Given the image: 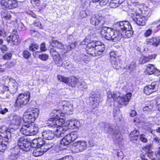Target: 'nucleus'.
I'll return each mask as SVG.
<instances>
[{"label": "nucleus", "instance_id": "29", "mask_svg": "<svg viewBox=\"0 0 160 160\" xmlns=\"http://www.w3.org/2000/svg\"><path fill=\"white\" fill-rule=\"evenodd\" d=\"M57 78L58 81L62 82L67 85L68 82L69 78L64 77L61 75H57Z\"/></svg>", "mask_w": 160, "mask_h": 160}, {"label": "nucleus", "instance_id": "61", "mask_svg": "<svg viewBox=\"0 0 160 160\" xmlns=\"http://www.w3.org/2000/svg\"><path fill=\"white\" fill-rule=\"evenodd\" d=\"M152 31L151 29H149L146 31L144 34V35L146 37L149 36L152 33Z\"/></svg>", "mask_w": 160, "mask_h": 160}, {"label": "nucleus", "instance_id": "32", "mask_svg": "<svg viewBox=\"0 0 160 160\" xmlns=\"http://www.w3.org/2000/svg\"><path fill=\"white\" fill-rule=\"evenodd\" d=\"M68 102L64 101H62L59 102V104H60V106H62L63 108V110L65 111H69L70 109L68 105Z\"/></svg>", "mask_w": 160, "mask_h": 160}, {"label": "nucleus", "instance_id": "30", "mask_svg": "<svg viewBox=\"0 0 160 160\" xmlns=\"http://www.w3.org/2000/svg\"><path fill=\"white\" fill-rule=\"evenodd\" d=\"M101 124H103L104 126V132L106 133L107 132H112L113 130V127L112 125L109 123H102Z\"/></svg>", "mask_w": 160, "mask_h": 160}, {"label": "nucleus", "instance_id": "36", "mask_svg": "<svg viewBox=\"0 0 160 160\" xmlns=\"http://www.w3.org/2000/svg\"><path fill=\"white\" fill-rule=\"evenodd\" d=\"M1 17L2 18L8 20L11 18V15L7 11L4 10L2 12Z\"/></svg>", "mask_w": 160, "mask_h": 160}, {"label": "nucleus", "instance_id": "16", "mask_svg": "<svg viewBox=\"0 0 160 160\" xmlns=\"http://www.w3.org/2000/svg\"><path fill=\"white\" fill-rule=\"evenodd\" d=\"M122 32L117 28H116L115 30L114 31L113 28V30L110 32V34H111L110 36V39L113 40L116 39V40H120L122 37Z\"/></svg>", "mask_w": 160, "mask_h": 160}, {"label": "nucleus", "instance_id": "64", "mask_svg": "<svg viewBox=\"0 0 160 160\" xmlns=\"http://www.w3.org/2000/svg\"><path fill=\"white\" fill-rule=\"evenodd\" d=\"M40 0H31V2L32 4H35L38 5Z\"/></svg>", "mask_w": 160, "mask_h": 160}, {"label": "nucleus", "instance_id": "24", "mask_svg": "<svg viewBox=\"0 0 160 160\" xmlns=\"http://www.w3.org/2000/svg\"><path fill=\"white\" fill-rule=\"evenodd\" d=\"M23 124L20 129L21 133L26 136H29L28 123Z\"/></svg>", "mask_w": 160, "mask_h": 160}, {"label": "nucleus", "instance_id": "2", "mask_svg": "<svg viewBox=\"0 0 160 160\" xmlns=\"http://www.w3.org/2000/svg\"><path fill=\"white\" fill-rule=\"evenodd\" d=\"M105 18L102 17L95 15L93 16L90 19V22L94 25L97 29H101V34L102 37L104 38L106 40H110L111 34V31L113 28L108 27H103V25L106 23Z\"/></svg>", "mask_w": 160, "mask_h": 160}, {"label": "nucleus", "instance_id": "42", "mask_svg": "<svg viewBox=\"0 0 160 160\" xmlns=\"http://www.w3.org/2000/svg\"><path fill=\"white\" fill-rule=\"evenodd\" d=\"M10 88L9 89V91L10 93L12 94H15L18 89V87L16 86V85L14 86H9Z\"/></svg>", "mask_w": 160, "mask_h": 160}, {"label": "nucleus", "instance_id": "8", "mask_svg": "<svg viewBox=\"0 0 160 160\" xmlns=\"http://www.w3.org/2000/svg\"><path fill=\"white\" fill-rule=\"evenodd\" d=\"M78 138L76 132H73L66 135L61 140L60 144L63 146H67L74 141Z\"/></svg>", "mask_w": 160, "mask_h": 160}, {"label": "nucleus", "instance_id": "28", "mask_svg": "<svg viewBox=\"0 0 160 160\" xmlns=\"http://www.w3.org/2000/svg\"><path fill=\"white\" fill-rule=\"evenodd\" d=\"M19 38V36L16 29L13 30L12 34L7 38V40H17Z\"/></svg>", "mask_w": 160, "mask_h": 160}, {"label": "nucleus", "instance_id": "48", "mask_svg": "<svg viewBox=\"0 0 160 160\" xmlns=\"http://www.w3.org/2000/svg\"><path fill=\"white\" fill-rule=\"evenodd\" d=\"M87 88V85L86 82L82 80L81 81V89L82 91H86Z\"/></svg>", "mask_w": 160, "mask_h": 160}, {"label": "nucleus", "instance_id": "57", "mask_svg": "<svg viewBox=\"0 0 160 160\" xmlns=\"http://www.w3.org/2000/svg\"><path fill=\"white\" fill-rule=\"evenodd\" d=\"M139 134V131L138 130L135 129L131 132L130 134V136H134V135H138Z\"/></svg>", "mask_w": 160, "mask_h": 160}, {"label": "nucleus", "instance_id": "14", "mask_svg": "<svg viewBox=\"0 0 160 160\" xmlns=\"http://www.w3.org/2000/svg\"><path fill=\"white\" fill-rule=\"evenodd\" d=\"M158 86L156 82H152L150 85H149L144 87V92L147 95H150L152 92L156 91L158 88Z\"/></svg>", "mask_w": 160, "mask_h": 160}, {"label": "nucleus", "instance_id": "7", "mask_svg": "<svg viewBox=\"0 0 160 160\" xmlns=\"http://www.w3.org/2000/svg\"><path fill=\"white\" fill-rule=\"evenodd\" d=\"M32 140L27 138L25 136L20 137L18 139V145L20 149L23 151L27 152L30 149L32 146Z\"/></svg>", "mask_w": 160, "mask_h": 160}, {"label": "nucleus", "instance_id": "44", "mask_svg": "<svg viewBox=\"0 0 160 160\" xmlns=\"http://www.w3.org/2000/svg\"><path fill=\"white\" fill-rule=\"evenodd\" d=\"M48 55L47 54H42L38 56L39 59L42 61H46L48 59Z\"/></svg>", "mask_w": 160, "mask_h": 160}, {"label": "nucleus", "instance_id": "13", "mask_svg": "<svg viewBox=\"0 0 160 160\" xmlns=\"http://www.w3.org/2000/svg\"><path fill=\"white\" fill-rule=\"evenodd\" d=\"M1 4L3 9H13L18 6V3L15 0H1Z\"/></svg>", "mask_w": 160, "mask_h": 160}, {"label": "nucleus", "instance_id": "38", "mask_svg": "<svg viewBox=\"0 0 160 160\" xmlns=\"http://www.w3.org/2000/svg\"><path fill=\"white\" fill-rule=\"evenodd\" d=\"M23 57L26 59L30 58L31 56V54L30 52L27 50H25L23 51L22 54Z\"/></svg>", "mask_w": 160, "mask_h": 160}, {"label": "nucleus", "instance_id": "63", "mask_svg": "<svg viewBox=\"0 0 160 160\" xmlns=\"http://www.w3.org/2000/svg\"><path fill=\"white\" fill-rule=\"evenodd\" d=\"M6 36V32L3 29H0V36L4 37Z\"/></svg>", "mask_w": 160, "mask_h": 160}, {"label": "nucleus", "instance_id": "49", "mask_svg": "<svg viewBox=\"0 0 160 160\" xmlns=\"http://www.w3.org/2000/svg\"><path fill=\"white\" fill-rule=\"evenodd\" d=\"M114 138L117 141V142L118 143L121 142L122 140V137L120 134H117Z\"/></svg>", "mask_w": 160, "mask_h": 160}, {"label": "nucleus", "instance_id": "60", "mask_svg": "<svg viewBox=\"0 0 160 160\" xmlns=\"http://www.w3.org/2000/svg\"><path fill=\"white\" fill-rule=\"evenodd\" d=\"M60 159L61 160H73L72 157L70 155L65 156Z\"/></svg>", "mask_w": 160, "mask_h": 160}, {"label": "nucleus", "instance_id": "35", "mask_svg": "<svg viewBox=\"0 0 160 160\" xmlns=\"http://www.w3.org/2000/svg\"><path fill=\"white\" fill-rule=\"evenodd\" d=\"M120 92L117 91L113 92L111 94V97L113 100L117 102L119 98H120Z\"/></svg>", "mask_w": 160, "mask_h": 160}, {"label": "nucleus", "instance_id": "9", "mask_svg": "<svg viewBox=\"0 0 160 160\" xmlns=\"http://www.w3.org/2000/svg\"><path fill=\"white\" fill-rule=\"evenodd\" d=\"M52 45L53 47L62 50L64 52V54L71 51L75 48L76 46L74 43H69L68 45L66 46V48H64V46L63 45L58 41H52Z\"/></svg>", "mask_w": 160, "mask_h": 160}, {"label": "nucleus", "instance_id": "56", "mask_svg": "<svg viewBox=\"0 0 160 160\" xmlns=\"http://www.w3.org/2000/svg\"><path fill=\"white\" fill-rule=\"evenodd\" d=\"M150 148L151 146L150 145H149L148 146H145V147L143 148L142 149L143 151H145L146 153L151 151Z\"/></svg>", "mask_w": 160, "mask_h": 160}, {"label": "nucleus", "instance_id": "31", "mask_svg": "<svg viewBox=\"0 0 160 160\" xmlns=\"http://www.w3.org/2000/svg\"><path fill=\"white\" fill-rule=\"evenodd\" d=\"M52 147V144L48 143H45V142L40 148L44 153L50 149Z\"/></svg>", "mask_w": 160, "mask_h": 160}, {"label": "nucleus", "instance_id": "21", "mask_svg": "<svg viewBox=\"0 0 160 160\" xmlns=\"http://www.w3.org/2000/svg\"><path fill=\"white\" fill-rule=\"evenodd\" d=\"M42 136L43 138L47 140H52L54 137V134L52 131L46 130L42 132Z\"/></svg>", "mask_w": 160, "mask_h": 160}, {"label": "nucleus", "instance_id": "25", "mask_svg": "<svg viewBox=\"0 0 160 160\" xmlns=\"http://www.w3.org/2000/svg\"><path fill=\"white\" fill-rule=\"evenodd\" d=\"M124 0H111L109 4L112 8H115L119 6Z\"/></svg>", "mask_w": 160, "mask_h": 160}, {"label": "nucleus", "instance_id": "22", "mask_svg": "<svg viewBox=\"0 0 160 160\" xmlns=\"http://www.w3.org/2000/svg\"><path fill=\"white\" fill-rule=\"evenodd\" d=\"M156 56V55L155 54H152L148 57L142 56L140 58L139 62L141 64H144L152 59H155Z\"/></svg>", "mask_w": 160, "mask_h": 160}, {"label": "nucleus", "instance_id": "53", "mask_svg": "<svg viewBox=\"0 0 160 160\" xmlns=\"http://www.w3.org/2000/svg\"><path fill=\"white\" fill-rule=\"evenodd\" d=\"M154 153L152 151H149V152H148V153H145V154H143L145 156V158H146V156H147L149 158H151V159H152V157H153V155H154Z\"/></svg>", "mask_w": 160, "mask_h": 160}, {"label": "nucleus", "instance_id": "4", "mask_svg": "<svg viewBox=\"0 0 160 160\" xmlns=\"http://www.w3.org/2000/svg\"><path fill=\"white\" fill-rule=\"evenodd\" d=\"M39 110L37 108H30L24 112L23 120L25 122H33L38 117Z\"/></svg>", "mask_w": 160, "mask_h": 160}, {"label": "nucleus", "instance_id": "20", "mask_svg": "<svg viewBox=\"0 0 160 160\" xmlns=\"http://www.w3.org/2000/svg\"><path fill=\"white\" fill-rule=\"evenodd\" d=\"M131 94V93H128L126 95H124L122 97L120 96L118 102L121 104L127 105L130 99Z\"/></svg>", "mask_w": 160, "mask_h": 160}, {"label": "nucleus", "instance_id": "27", "mask_svg": "<svg viewBox=\"0 0 160 160\" xmlns=\"http://www.w3.org/2000/svg\"><path fill=\"white\" fill-rule=\"evenodd\" d=\"M96 51V53L97 56H99L102 55L105 49L104 45H102L101 46L95 48Z\"/></svg>", "mask_w": 160, "mask_h": 160}, {"label": "nucleus", "instance_id": "41", "mask_svg": "<svg viewBox=\"0 0 160 160\" xmlns=\"http://www.w3.org/2000/svg\"><path fill=\"white\" fill-rule=\"evenodd\" d=\"M8 86H14L16 84V86L18 87V84L16 80L13 78L10 77L9 78Z\"/></svg>", "mask_w": 160, "mask_h": 160}, {"label": "nucleus", "instance_id": "62", "mask_svg": "<svg viewBox=\"0 0 160 160\" xmlns=\"http://www.w3.org/2000/svg\"><path fill=\"white\" fill-rule=\"evenodd\" d=\"M152 109V107L150 106H147L143 108V111H151Z\"/></svg>", "mask_w": 160, "mask_h": 160}, {"label": "nucleus", "instance_id": "37", "mask_svg": "<svg viewBox=\"0 0 160 160\" xmlns=\"http://www.w3.org/2000/svg\"><path fill=\"white\" fill-rule=\"evenodd\" d=\"M33 24L35 26L38 27L41 29L43 28V26L40 22V18H38L36 19L33 22Z\"/></svg>", "mask_w": 160, "mask_h": 160}, {"label": "nucleus", "instance_id": "45", "mask_svg": "<svg viewBox=\"0 0 160 160\" xmlns=\"http://www.w3.org/2000/svg\"><path fill=\"white\" fill-rule=\"evenodd\" d=\"M109 55L110 60L116 59V58L117 55L116 52L115 51H111L109 53Z\"/></svg>", "mask_w": 160, "mask_h": 160}, {"label": "nucleus", "instance_id": "17", "mask_svg": "<svg viewBox=\"0 0 160 160\" xmlns=\"http://www.w3.org/2000/svg\"><path fill=\"white\" fill-rule=\"evenodd\" d=\"M93 44V43H92L91 42L88 44L86 48V50L88 54L93 56H97L95 47Z\"/></svg>", "mask_w": 160, "mask_h": 160}, {"label": "nucleus", "instance_id": "46", "mask_svg": "<svg viewBox=\"0 0 160 160\" xmlns=\"http://www.w3.org/2000/svg\"><path fill=\"white\" fill-rule=\"evenodd\" d=\"M110 60L113 67L115 69L118 68V63L116 59Z\"/></svg>", "mask_w": 160, "mask_h": 160}, {"label": "nucleus", "instance_id": "10", "mask_svg": "<svg viewBox=\"0 0 160 160\" xmlns=\"http://www.w3.org/2000/svg\"><path fill=\"white\" fill-rule=\"evenodd\" d=\"M100 95L95 92H92L90 94L89 98L90 105L92 109L98 107L100 102Z\"/></svg>", "mask_w": 160, "mask_h": 160}, {"label": "nucleus", "instance_id": "34", "mask_svg": "<svg viewBox=\"0 0 160 160\" xmlns=\"http://www.w3.org/2000/svg\"><path fill=\"white\" fill-rule=\"evenodd\" d=\"M155 70L154 67L152 64L148 65L146 69V72L150 75L154 73Z\"/></svg>", "mask_w": 160, "mask_h": 160}, {"label": "nucleus", "instance_id": "40", "mask_svg": "<svg viewBox=\"0 0 160 160\" xmlns=\"http://www.w3.org/2000/svg\"><path fill=\"white\" fill-rule=\"evenodd\" d=\"M12 55L11 52L6 53L2 56V58L5 60H10L12 58Z\"/></svg>", "mask_w": 160, "mask_h": 160}, {"label": "nucleus", "instance_id": "39", "mask_svg": "<svg viewBox=\"0 0 160 160\" xmlns=\"http://www.w3.org/2000/svg\"><path fill=\"white\" fill-rule=\"evenodd\" d=\"M39 47L37 44L31 43L29 47V50L30 51L34 52L39 49Z\"/></svg>", "mask_w": 160, "mask_h": 160}, {"label": "nucleus", "instance_id": "5", "mask_svg": "<svg viewBox=\"0 0 160 160\" xmlns=\"http://www.w3.org/2000/svg\"><path fill=\"white\" fill-rule=\"evenodd\" d=\"M22 122V119L21 117L17 115L14 116L10 126L5 130V133L9 134L10 136L12 135V134H14Z\"/></svg>", "mask_w": 160, "mask_h": 160}, {"label": "nucleus", "instance_id": "18", "mask_svg": "<svg viewBox=\"0 0 160 160\" xmlns=\"http://www.w3.org/2000/svg\"><path fill=\"white\" fill-rule=\"evenodd\" d=\"M45 142L41 138H34L33 140H32V146L34 148H40Z\"/></svg>", "mask_w": 160, "mask_h": 160}, {"label": "nucleus", "instance_id": "54", "mask_svg": "<svg viewBox=\"0 0 160 160\" xmlns=\"http://www.w3.org/2000/svg\"><path fill=\"white\" fill-rule=\"evenodd\" d=\"M87 146V142L84 141L82 142L81 141V148L83 150Z\"/></svg>", "mask_w": 160, "mask_h": 160}, {"label": "nucleus", "instance_id": "15", "mask_svg": "<svg viewBox=\"0 0 160 160\" xmlns=\"http://www.w3.org/2000/svg\"><path fill=\"white\" fill-rule=\"evenodd\" d=\"M8 134L2 133L0 134V152H3L7 148V145L3 142H7L8 140Z\"/></svg>", "mask_w": 160, "mask_h": 160}, {"label": "nucleus", "instance_id": "52", "mask_svg": "<svg viewBox=\"0 0 160 160\" xmlns=\"http://www.w3.org/2000/svg\"><path fill=\"white\" fill-rule=\"evenodd\" d=\"M138 135H134V136H130V140L134 142L135 141L137 140L138 138Z\"/></svg>", "mask_w": 160, "mask_h": 160}, {"label": "nucleus", "instance_id": "55", "mask_svg": "<svg viewBox=\"0 0 160 160\" xmlns=\"http://www.w3.org/2000/svg\"><path fill=\"white\" fill-rule=\"evenodd\" d=\"M40 49L41 51L45 52L47 50V48L45 47V44L44 42H43L41 43L40 45Z\"/></svg>", "mask_w": 160, "mask_h": 160}, {"label": "nucleus", "instance_id": "51", "mask_svg": "<svg viewBox=\"0 0 160 160\" xmlns=\"http://www.w3.org/2000/svg\"><path fill=\"white\" fill-rule=\"evenodd\" d=\"M0 49L1 51L3 53L7 51L8 50V48L6 45H2L0 47Z\"/></svg>", "mask_w": 160, "mask_h": 160}, {"label": "nucleus", "instance_id": "3", "mask_svg": "<svg viewBox=\"0 0 160 160\" xmlns=\"http://www.w3.org/2000/svg\"><path fill=\"white\" fill-rule=\"evenodd\" d=\"M151 14L150 10L142 12L138 9L134 13L132 19L138 25L144 26L145 25L146 18L150 17Z\"/></svg>", "mask_w": 160, "mask_h": 160}, {"label": "nucleus", "instance_id": "19", "mask_svg": "<svg viewBox=\"0 0 160 160\" xmlns=\"http://www.w3.org/2000/svg\"><path fill=\"white\" fill-rule=\"evenodd\" d=\"M29 136L34 135L37 133L38 129V126L33 124L32 122H28Z\"/></svg>", "mask_w": 160, "mask_h": 160}, {"label": "nucleus", "instance_id": "58", "mask_svg": "<svg viewBox=\"0 0 160 160\" xmlns=\"http://www.w3.org/2000/svg\"><path fill=\"white\" fill-rule=\"evenodd\" d=\"M140 139L142 142H146L147 141V138H146L145 136L143 134L140 135Z\"/></svg>", "mask_w": 160, "mask_h": 160}, {"label": "nucleus", "instance_id": "1", "mask_svg": "<svg viewBox=\"0 0 160 160\" xmlns=\"http://www.w3.org/2000/svg\"><path fill=\"white\" fill-rule=\"evenodd\" d=\"M65 114L60 109H54L50 113V118L47 122L48 126L50 128H57L54 132L56 136H62L61 131L59 128L62 127L65 123V119L60 117H63Z\"/></svg>", "mask_w": 160, "mask_h": 160}, {"label": "nucleus", "instance_id": "6", "mask_svg": "<svg viewBox=\"0 0 160 160\" xmlns=\"http://www.w3.org/2000/svg\"><path fill=\"white\" fill-rule=\"evenodd\" d=\"M30 93L28 91H25L19 93L17 97L15 102L16 107H20L27 104L30 100Z\"/></svg>", "mask_w": 160, "mask_h": 160}, {"label": "nucleus", "instance_id": "11", "mask_svg": "<svg viewBox=\"0 0 160 160\" xmlns=\"http://www.w3.org/2000/svg\"><path fill=\"white\" fill-rule=\"evenodd\" d=\"M114 27L118 29L122 32L126 30H132V28L130 22L128 21L118 22L114 24Z\"/></svg>", "mask_w": 160, "mask_h": 160}, {"label": "nucleus", "instance_id": "50", "mask_svg": "<svg viewBox=\"0 0 160 160\" xmlns=\"http://www.w3.org/2000/svg\"><path fill=\"white\" fill-rule=\"evenodd\" d=\"M95 41V42H94L93 41H92L91 42L93 43L95 48L101 46L102 45H104L103 43H102L99 41Z\"/></svg>", "mask_w": 160, "mask_h": 160}, {"label": "nucleus", "instance_id": "26", "mask_svg": "<svg viewBox=\"0 0 160 160\" xmlns=\"http://www.w3.org/2000/svg\"><path fill=\"white\" fill-rule=\"evenodd\" d=\"M136 67V65L134 62H132L130 64L127 65L123 69L125 72H131V71L135 69Z\"/></svg>", "mask_w": 160, "mask_h": 160}, {"label": "nucleus", "instance_id": "12", "mask_svg": "<svg viewBox=\"0 0 160 160\" xmlns=\"http://www.w3.org/2000/svg\"><path fill=\"white\" fill-rule=\"evenodd\" d=\"M50 53L55 64L58 66H61L62 64V60L60 56L61 54H59L53 48L50 49Z\"/></svg>", "mask_w": 160, "mask_h": 160}, {"label": "nucleus", "instance_id": "33", "mask_svg": "<svg viewBox=\"0 0 160 160\" xmlns=\"http://www.w3.org/2000/svg\"><path fill=\"white\" fill-rule=\"evenodd\" d=\"M44 154L41 148L35 149L33 151L32 155L35 157H37L41 156Z\"/></svg>", "mask_w": 160, "mask_h": 160}, {"label": "nucleus", "instance_id": "23", "mask_svg": "<svg viewBox=\"0 0 160 160\" xmlns=\"http://www.w3.org/2000/svg\"><path fill=\"white\" fill-rule=\"evenodd\" d=\"M78 81V78L74 76H72L69 77L68 82V85L72 87H75Z\"/></svg>", "mask_w": 160, "mask_h": 160}, {"label": "nucleus", "instance_id": "47", "mask_svg": "<svg viewBox=\"0 0 160 160\" xmlns=\"http://www.w3.org/2000/svg\"><path fill=\"white\" fill-rule=\"evenodd\" d=\"M160 41H152L151 42L150 41H148L147 42V44H151L154 46L157 47L159 44Z\"/></svg>", "mask_w": 160, "mask_h": 160}, {"label": "nucleus", "instance_id": "43", "mask_svg": "<svg viewBox=\"0 0 160 160\" xmlns=\"http://www.w3.org/2000/svg\"><path fill=\"white\" fill-rule=\"evenodd\" d=\"M9 91V87L8 86L2 85L0 86V93L4 94L5 92Z\"/></svg>", "mask_w": 160, "mask_h": 160}, {"label": "nucleus", "instance_id": "59", "mask_svg": "<svg viewBox=\"0 0 160 160\" xmlns=\"http://www.w3.org/2000/svg\"><path fill=\"white\" fill-rule=\"evenodd\" d=\"M131 30H126L125 31H124L123 32L125 33L126 36L128 38L130 37L132 35V33L131 32Z\"/></svg>", "mask_w": 160, "mask_h": 160}]
</instances>
